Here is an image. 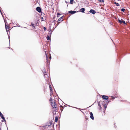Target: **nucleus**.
Returning <instances> with one entry per match:
<instances>
[{"label":"nucleus","instance_id":"obj_23","mask_svg":"<svg viewBox=\"0 0 130 130\" xmlns=\"http://www.w3.org/2000/svg\"><path fill=\"white\" fill-rule=\"evenodd\" d=\"M61 14L60 13H57V15H58V17H59L60 16V15H61Z\"/></svg>","mask_w":130,"mask_h":130},{"label":"nucleus","instance_id":"obj_20","mask_svg":"<svg viewBox=\"0 0 130 130\" xmlns=\"http://www.w3.org/2000/svg\"><path fill=\"white\" fill-rule=\"evenodd\" d=\"M104 108L105 109H106V107H107V105H106L105 104L104 105Z\"/></svg>","mask_w":130,"mask_h":130},{"label":"nucleus","instance_id":"obj_12","mask_svg":"<svg viewBox=\"0 0 130 130\" xmlns=\"http://www.w3.org/2000/svg\"><path fill=\"white\" fill-rule=\"evenodd\" d=\"M1 116V118L2 119H3L4 120V121H5L6 122V120L5 119V117L3 116V115H2L1 116ZM5 123H6V122Z\"/></svg>","mask_w":130,"mask_h":130},{"label":"nucleus","instance_id":"obj_33","mask_svg":"<svg viewBox=\"0 0 130 130\" xmlns=\"http://www.w3.org/2000/svg\"><path fill=\"white\" fill-rule=\"evenodd\" d=\"M4 120H2V122H4Z\"/></svg>","mask_w":130,"mask_h":130},{"label":"nucleus","instance_id":"obj_34","mask_svg":"<svg viewBox=\"0 0 130 130\" xmlns=\"http://www.w3.org/2000/svg\"><path fill=\"white\" fill-rule=\"evenodd\" d=\"M111 97H113V99H115V98H114V97H113V96H111Z\"/></svg>","mask_w":130,"mask_h":130},{"label":"nucleus","instance_id":"obj_19","mask_svg":"<svg viewBox=\"0 0 130 130\" xmlns=\"http://www.w3.org/2000/svg\"><path fill=\"white\" fill-rule=\"evenodd\" d=\"M55 101L54 100H53L52 101H51V104H52L53 103H54V102H55Z\"/></svg>","mask_w":130,"mask_h":130},{"label":"nucleus","instance_id":"obj_26","mask_svg":"<svg viewBox=\"0 0 130 130\" xmlns=\"http://www.w3.org/2000/svg\"><path fill=\"white\" fill-rule=\"evenodd\" d=\"M43 29L44 31H45L46 30V28L45 27H43Z\"/></svg>","mask_w":130,"mask_h":130},{"label":"nucleus","instance_id":"obj_28","mask_svg":"<svg viewBox=\"0 0 130 130\" xmlns=\"http://www.w3.org/2000/svg\"><path fill=\"white\" fill-rule=\"evenodd\" d=\"M98 105L99 106H101V105H100V104L99 103H98Z\"/></svg>","mask_w":130,"mask_h":130},{"label":"nucleus","instance_id":"obj_9","mask_svg":"<svg viewBox=\"0 0 130 130\" xmlns=\"http://www.w3.org/2000/svg\"><path fill=\"white\" fill-rule=\"evenodd\" d=\"M56 105V104L55 102H54V103H53L52 104H51V105L54 108H56L55 106Z\"/></svg>","mask_w":130,"mask_h":130},{"label":"nucleus","instance_id":"obj_30","mask_svg":"<svg viewBox=\"0 0 130 130\" xmlns=\"http://www.w3.org/2000/svg\"><path fill=\"white\" fill-rule=\"evenodd\" d=\"M49 58L50 59H51V55H50V56L49 57Z\"/></svg>","mask_w":130,"mask_h":130},{"label":"nucleus","instance_id":"obj_1","mask_svg":"<svg viewBox=\"0 0 130 130\" xmlns=\"http://www.w3.org/2000/svg\"><path fill=\"white\" fill-rule=\"evenodd\" d=\"M44 77L46 80H48L49 78V76H48V75L47 74V73H44Z\"/></svg>","mask_w":130,"mask_h":130},{"label":"nucleus","instance_id":"obj_18","mask_svg":"<svg viewBox=\"0 0 130 130\" xmlns=\"http://www.w3.org/2000/svg\"><path fill=\"white\" fill-rule=\"evenodd\" d=\"M58 117H55V122H57L58 121Z\"/></svg>","mask_w":130,"mask_h":130},{"label":"nucleus","instance_id":"obj_21","mask_svg":"<svg viewBox=\"0 0 130 130\" xmlns=\"http://www.w3.org/2000/svg\"><path fill=\"white\" fill-rule=\"evenodd\" d=\"M125 9L124 8H122L121 9V10L123 12H124L125 11Z\"/></svg>","mask_w":130,"mask_h":130},{"label":"nucleus","instance_id":"obj_24","mask_svg":"<svg viewBox=\"0 0 130 130\" xmlns=\"http://www.w3.org/2000/svg\"><path fill=\"white\" fill-rule=\"evenodd\" d=\"M50 90H51V91H52V88L51 87V85L50 86Z\"/></svg>","mask_w":130,"mask_h":130},{"label":"nucleus","instance_id":"obj_13","mask_svg":"<svg viewBox=\"0 0 130 130\" xmlns=\"http://www.w3.org/2000/svg\"><path fill=\"white\" fill-rule=\"evenodd\" d=\"M5 28H6V31H8V30H9V29H8V30H7V28H8L9 27L8 26V25H6V24H5Z\"/></svg>","mask_w":130,"mask_h":130},{"label":"nucleus","instance_id":"obj_17","mask_svg":"<svg viewBox=\"0 0 130 130\" xmlns=\"http://www.w3.org/2000/svg\"><path fill=\"white\" fill-rule=\"evenodd\" d=\"M115 4H116V5L117 6H120V4L118 3H116V2H115Z\"/></svg>","mask_w":130,"mask_h":130},{"label":"nucleus","instance_id":"obj_22","mask_svg":"<svg viewBox=\"0 0 130 130\" xmlns=\"http://www.w3.org/2000/svg\"><path fill=\"white\" fill-rule=\"evenodd\" d=\"M99 2H103L104 1V0H98Z\"/></svg>","mask_w":130,"mask_h":130},{"label":"nucleus","instance_id":"obj_3","mask_svg":"<svg viewBox=\"0 0 130 130\" xmlns=\"http://www.w3.org/2000/svg\"><path fill=\"white\" fill-rule=\"evenodd\" d=\"M102 99L106 100H108V96L105 95H103L102 96Z\"/></svg>","mask_w":130,"mask_h":130},{"label":"nucleus","instance_id":"obj_25","mask_svg":"<svg viewBox=\"0 0 130 130\" xmlns=\"http://www.w3.org/2000/svg\"><path fill=\"white\" fill-rule=\"evenodd\" d=\"M46 60H47V62L48 61V57L47 56V54H46Z\"/></svg>","mask_w":130,"mask_h":130},{"label":"nucleus","instance_id":"obj_16","mask_svg":"<svg viewBox=\"0 0 130 130\" xmlns=\"http://www.w3.org/2000/svg\"><path fill=\"white\" fill-rule=\"evenodd\" d=\"M46 70H44L42 71L44 73H44H47V72H46Z\"/></svg>","mask_w":130,"mask_h":130},{"label":"nucleus","instance_id":"obj_5","mask_svg":"<svg viewBox=\"0 0 130 130\" xmlns=\"http://www.w3.org/2000/svg\"><path fill=\"white\" fill-rule=\"evenodd\" d=\"M76 12L75 11L71 10L69 11L68 12V13H71L72 14H74Z\"/></svg>","mask_w":130,"mask_h":130},{"label":"nucleus","instance_id":"obj_4","mask_svg":"<svg viewBox=\"0 0 130 130\" xmlns=\"http://www.w3.org/2000/svg\"><path fill=\"white\" fill-rule=\"evenodd\" d=\"M51 33H48L47 37V40H49L50 39V36H51Z\"/></svg>","mask_w":130,"mask_h":130},{"label":"nucleus","instance_id":"obj_11","mask_svg":"<svg viewBox=\"0 0 130 130\" xmlns=\"http://www.w3.org/2000/svg\"><path fill=\"white\" fill-rule=\"evenodd\" d=\"M119 22L121 24L122 23H123L124 24H126L125 22L124 21H122L120 20H119Z\"/></svg>","mask_w":130,"mask_h":130},{"label":"nucleus","instance_id":"obj_27","mask_svg":"<svg viewBox=\"0 0 130 130\" xmlns=\"http://www.w3.org/2000/svg\"><path fill=\"white\" fill-rule=\"evenodd\" d=\"M2 115V113L1 112V111H0V116H1Z\"/></svg>","mask_w":130,"mask_h":130},{"label":"nucleus","instance_id":"obj_40","mask_svg":"<svg viewBox=\"0 0 130 130\" xmlns=\"http://www.w3.org/2000/svg\"><path fill=\"white\" fill-rule=\"evenodd\" d=\"M50 31L51 32V30H50Z\"/></svg>","mask_w":130,"mask_h":130},{"label":"nucleus","instance_id":"obj_38","mask_svg":"<svg viewBox=\"0 0 130 130\" xmlns=\"http://www.w3.org/2000/svg\"><path fill=\"white\" fill-rule=\"evenodd\" d=\"M1 128H0V130H1Z\"/></svg>","mask_w":130,"mask_h":130},{"label":"nucleus","instance_id":"obj_31","mask_svg":"<svg viewBox=\"0 0 130 130\" xmlns=\"http://www.w3.org/2000/svg\"><path fill=\"white\" fill-rule=\"evenodd\" d=\"M52 100H52V99L51 98L50 100V101H52Z\"/></svg>","mask_w":130,"mask_h":130},{"label":"nucleus","instance_id":"obj_8","mask_svg":"<svg viewBox=\"0 0 130 130\" xmlns=\"http://www.w3.org/2000/svg\"><path fill=\"white\" fill-rule=\"evenodd\" d=\"M89 12L93 14H94L96 13L95 11L93 9H91L90 10Z\"/></svg>","mask_w":130,"mask_h":130},{"label":"nucleus","instance_id":"obj_32","mask_svg":"<svg viewBox=\"0 0 130 130\" xmlns=\"http://www.w3.org/2000/svg\"><path fill=\"white\" fill-rule=\"evenodd\" d=\"M17 25H18V26L20 27V26H18V24H17Z\"/></svg>","mask_w":130,"mask_h":130},{"label":"nucleus","instance_id":"obj_41","mask_svg":"<svg viewBox=\"0 0 130 130\" xmlns=\"http://www.w3.org/2000/svg\"><path fill=\"white\" fill-rule=\"evenodd\" d=\"M50 124H51V123H50Z\"/></svg>","mask_w":130,"mask_h":130},{"label":"nucleus","instance_id":"obj_6","mask_svg":"<svg viewBox=\"0 0 130 130\" xmlns=\"http://www.w3.org/2000/svg\"><path fill=\"white\" fill-rule=\"evenodd\" d=\"M90 118L92 120L94 119V117L92 113L91 112H90Z\"/></svg>","mask_w":130,"mask_h":130},{"label":"nucleus","instance_id":"obj_37","mask_svg":"<svg viewBox=\"0 0 130 130\" xmlns=\"http://www.w3.org/2000/svg\"><path fill=\"white\" fill-rule=\"evenodd\" d=\"M61 107H62V106H61Z\"/></svg>","mask_w":130,"mask_h":130},{"label":"nucleus","instance_id":"obj_29","mask_svg":"<svg viewBox=\"0 0 130 130\" xmlns=\"http://www.w3.org/2000/svg\"><path fill=\"white\" fill-rule=\"evenodd\" d=\"M111 101V100H110V101H107V102L108 103L109 102H110Z\"/></svg>","mask_w":130,"mask_h":130},{"label":"nucleus","instance_id":"obj_7","mask_svg":"<svg viewBox=\"0 0 130 130\" xmlns=\"http://www.w3.org/2000/svg\"><path fill=\"white\" fill-rule=\"evenodd\" d=\"M62 19V17L59 18L58 20V23H60L61 21H62L63 20Z\"/></svg>","mask_w":130,"mask_h":130},{"label":"nucleus","instance_id":"obj_39","mask_svg":"<svg viewBox=\"0 0 130 130\" xmlns=\"http://www.w3.org/2000/svg\"><path fill=\"white\" fill-rule=\"evenodd\" d=\"M42 19H43V18H42Z\"/></svg>","mask_w":130,"mask_h":130},{"label":"nucleus","instance_id":"obj_10","mask_svg":"<svg viewBox=\"0 0 130 130\" xmlns=\"http://www.w3.org/2000/svg\"><path fill=\"white\" fill-rule=\"evenodd\" d=\"M85 11L84 8H83L80 10V11L82 12H84Z\"/></svg>","mask_w":130,"mask_h":130},{"label":"nucleus","instance_id":"obj_15","mask_svg":"<svg viewBox=\"0 0 130 130\" xmlns=\"http://www.w3.org/2000/svg\"><path fill=\"white\" fill-rule=\"evenodd\" d=\"M34 24L33 23H31V25H32V27L33 28H35V27L34 26Z\"/></svg>","mask_w":130,"mask_h":130},{"label":"nucleus","instance_id":"obj_36","mask_svg":"<svg viewBox=\"0 0 130 130\" xmlns=\"http://www.w3.org/2000/svg\"><path fill=\"white\" fill-rule=\"evenodd\" d=\"M8 29H9V28H7V30H8Z\"/></svg>","mask_w":130,"mask_h":130},{"label":"nucleus","instance_id":"obj_35","mask_svg":"<svg viewBox=\"0 0 130 130\" xmlns=\"http://www.w3.org/2000/svg\"><path fill=\"white\" fill-rule=\"evenodd\" d=\"M61 110H62V109H61Z\"/></svg>","mask_w":130,"mask_h":130},{"label":"nucleus","instance_id":"obj_2","mask_svg":"<svg viewBox=\"0 0 130 130\" xmlns=\"http://www.w3.org/2000/svg\"><path fill=\"white\" fill-rule=\"evenodd\" d=\"M36 10L39 13H40L41 11V9L40 7H38L36 8Z\"/></svg>","mask_w":130,"mask_h":130},{"label":"nucleus","instance_id":"obj_14","mask_svg":"<svg viewBox=\"0 0 130 130\" xmlns=\"http://www.w3.org/2000/svg\"><path fill=\"white\" fill-rule=\"evenodd\" d=\"M74 1L73 0H71L70 1V3L71 4H73V2Z\"/></svg>","mask_w":130,"mask_h":130}]
</instances>
